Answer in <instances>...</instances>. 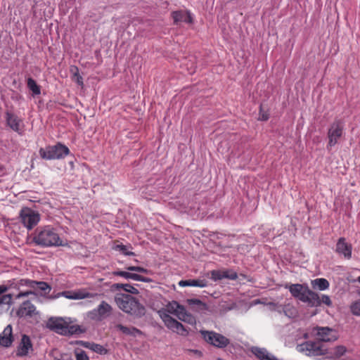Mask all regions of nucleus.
Masks as SVG:
<instances>
[{
  "label": "nucleus",
  "mask_w": 360,
  "mask_h": 360,
  "mask_svg": "<svg viewBox=\"0 0 360 360\" xmlns=\"http://www.w3.org/2000/svg\"><path fill=\"white\" fill-rule=\"evenodd\" d=\"M33 241L43 248L68 246V240L60 236L56 228L49 225L37 228L34 231Z\"/></svg>",
  "instance_id": "1"
},
{
  "label": "nucleus",
  "mask_w": 360,
  "mask_h": 360,
  "mask_svg": "<svg viewBox=\"0 0 360 360\" xmlns=\"http://www.w3.org/2000/svg\"><path fill=\"white\" fill-rule=\"evenodd\" d=\"M11 286L19 292L15 295V300L35 295L37 292L49 293L51 291L50 285L44 281H35L27 278L13 279L11 281Z\"/></svg>",
  "instance_id": "2"
},
{
  "label": "nucleus",
  "mask_w": 360,
  "mask_h": 360,
  "mask_svg": "<svg viewBox=\"0 0 360 360\" xmlns=\"http://www.w3.org/2000/svg\"><path fill=\"white\" fill-rule=\"evenodd\" d=\"M115 302L121 310L134 316L141 317L145 314V307L130 295L117 293Z\"/></svg>",
  "instance_id": "3"
},
{
  "label": "nucleus",
  "mask_w": 360,
  "mask_h": 360,
  "mask_svg": "<svg viewBox=\"0 0 360 360\" xmlns=\"http://www.w3.org/2000/svg\"><path fill=\"white\" fill-rule=\"evenodd\" d=\"M177 308H179V303L176 301L170 302L166 305L164 311H159V314L168 329L180 335L186 336L188 334V330L169 315V314L174 315Z\"/></svg>",
  "instance_id": "4"
},
{
  "label": "nucleus",
  "mask_w": 360,
  "mask_h": 360,
  "mask_svg": "<svg viewBox=\"0 0 360 360\" xmlns=\"http://www.w3.org/2000/svg\"><path fill=\"white\" fill-rule=\"evenodd\" d=\"M126 271H115L112 272L115 276H118L124 278L127 280H134L137 281H142L145 283H150L152 279L148 277H144L136 273L130 271H136L139 273L149 274L150 270L139 266H128L125 267Z\"/></svg>",
  "instance_id": "5"
},
{
  "label": "nucleus",
  "mask_w": 360,
  "mask_h": 360,
  "mask_svg": "<svg viewBox=\"0 0 360 360\" xmlns=\"http://www.w3.org/2000/svg\"><path fill=\"white\" fill-rule=\"evenodd\" d=\"M40 156L45 160L62 159L67 156L69 153V148L61 144L57 143L55 146H49L44 148H40Z\"/></svg>",
  "instance_id": "6"
},
{
  "label": "nucleus",
  "mask_w": 360,
  "mask_h": 360,
  "mask_svg": "<svg viewBox=\"0 0 360 360\" xmlns=\"http://www.w3.org/2000/svg\"><path fill=\"white\" fill-rule=\"evenodd\" d=\"M297 350L307 356H320L325 354L327 349L319 340L307 341L297 346Z\"/></svg>",
  "instance_id": "7"
},
{
  "label": "nucleus",
  "mask_w": 360,
  "mask_h": 360,
  "mask_svg": "<svg viewBox=\"0 0 360 360\" xmlns=\"http://www.w3.org/2000/svg\"><path fill=\"white\" fill-rule=\"evenodd\" d=\"M345 124L340 120H335L330 125L328 131V143L327 149H330L338 143L343 134Z\"/></svg>",
  "instance_id": "8"
},
{
  "label": "nucleus",
  "mask_w": 360,
  "mask_h": 360,
  "mask_svg": "<svg viewBox=\"0 0 360 360\" xmlns=\"http://www.w3.org/2000/svg\"><path fill=\"white\" fill-rule=\"evenodd\" d=\"M20 221L28 230H31L40 221V214L29 207H23L20 212Z\"/></svg>",
  "instance_id": "9"
},
{
  "label": "nucleus",
  "mask_w": 360,
  "mask_h": 360,
  "mask_svg": "<svg viewBox=\"0 0 360 360\" xmlns=\"http://www.w3.org/2000/svg\"><path fill=\"white\" fill-rule=\"evenodd\" d=\"M200 333L207 343L216 347L224 348L230 343L229 339L220 333L207 330H200Z\"/></svg>",
  "instance_id": "10"
},
{
  "label": "nucleus",
  "mask_w": 360,
  "mask_h": 360,
  "mask_svg": "<svg viewBox=\"0 0 360 360\" xmlns=\"http://www.w3.org/2000/svg\"><path fill=\"white\" fill-rule=\"evenodd\" d=\"M64 297L69 300H82L85 298H91L94 300H98L100 296L99 294L96 292H90L86 289H79L77 290H68L59 292L56 297Z\"/></svg>",
  "instance_id": "11"
},
{
  "label": "nucleus",
  "mask_w": 360,
  "mask_h": 360,
  "mask_svg": "<svg viewBox=\"0 0 360 360\" xmlns=\"http://www.w3.org/2000/svg\"><path fill=\"white\" fill-rule=\"evenodd\" d=\"M111 306L105 301H102L99 305L87 313V317L94 321H101L109 316L112 312Z\"/></svg>",
  "instance_id": "12"
},
{
  "label": "nucleus",
  "mask_w": 360,
  "mask_h": 360,
  "mask_svg": "<svg viewBox=\"0 0 360 360\" xmlns=\"http://www.w3.org/2000/svg\"><path fill=\"white\" fill-rule=\"evenodd\" d=\"M11 281H8L9 285H0V314L8 309L9 306L12 304L13 300L15 299V295L11 294L4 295L8 289L13 288L11 286Z\"/></svg>",
  "instance_id": "13"
},
{
  "label": "nucleus",
  "mask_w": 360,
  "mask_h": 360,
  "mask_svg": "<svg viewBox=\"0 0 360 360\" xmlns=\"http://www.w3.org/2000/svg\"><path fill=\"white\" fill-rule=\"evenodd\" d=\"M37 314V311L35 306L30 301L23 302L16 312L17 316L20 318L32 317Z\"/></svg>",
  "instance_id": "14"
},
{
  "label": "nucleus",
  "mask_w": 360,
  "mask_h": 360,
  "mask_svg": "<svg viewBox=\"0 0 360 360\" xmlns=\"http://www.w3.org/2000/svg\"><path fill=\"white\" fill-rule=\"evenodd\" d=\"M352 247L350 244L346 242L345 238H340L336 244L335 251L340 255L344 256L346 259L352 257Z\"/></svg>",
  "instance_id": "15"
},
{
  "label": "nucleus",
  "mask_w": 360,
  "mask_h": 360,
  "mask_svg": "<svg viewBox=\"0 0 360 360\" xmlns=\"http://www.w3.org/2000/svg\"><path fill=\"white\" fill-rule=\"evenodd\" d=\"M32 349L31 340L27 335L22 336L21 341L18 347L17 356H25L27 355L29 351Z\"/></svg>",
  "instance_id": "16"
},
{
  "label": "nucleus",
  "mask_w": 360,
  "mask_h": 360,
  "mask_svg": "<svg viewBox=\"0 0 360 360\" xmlns=\"http://www.w3.org/2000/svg\"><path fill=\"white\" fill-rule=\"evenodd\" d=\"M174 316H176L179 320L189 324L193 325L195 323V317L190 313L187 312L186 308L180 304H179V308L176 309Z\"/></svg>",
  "instance_id": "17"
},
{
  "label": "nucleus",
  "mask_w": 360,
  "mask_h": 360,
  "mask_svg": "<svg viewBox=\"0 0 360 360\" xmlns=\"http://www.w3.org/2000/svg\"><path fill=\"white\" fill-rule=\"evenodd\" d=\"M302 302L307 303L310 307H318L321 305L320 296L319 294L309 288L305 291V295L302 297Z\"/></svg>",
  "instance_id": "18"
},
{
  "label": "nucleus",
  "mask_w": 360,
  "mask_h": 360,
  "mask_svg": "<svg viewBox=\"0 0 360 360\" xmlns=\"http://www.w3.org/2000/svg\"><path fill=\"white\" fill-rule=\"evenodd\" d=\"M6 120L7 124L15 131L21 133V120L13 113L7 112L6 113Z\"/></svg>",
  "instance_id": "19"
},
{
  "label": "nucleus",
  "mask_w": 360,
  "mask_h": 360,
  "mask_svg": "<svg viewBox=\"0 0 360 360\" xmlns=\"http://www.w3.org/2000/svg\"><path fill=\"white\" fill-rule=\"evenodd\" d=\"M13 341V329L11 325H8L0 334V345L5 347L11 345Z\"/></svg>",
  "instance_id": "20"
},
{
  "label": "nucleus",
  "mask_w": 360,
  "mask_h": 360,
  "mask_svg": "<svg viewBox=\"0 0 360 360\" xmlns=\"http://www.w3.org/2000/svg\"><path fill=\"white\" fill-rule=\"evenodd\" d=\"M290 292L291 295L302 301V297L305 295V291L309 288L307 286L304 287L301 284H291L289 286H286Z\"/></svg>",
  "instance_id": "21"
},
{
  "label": "nucleus",
  "mask_w": 360,
  "mask_h": 360,
  "mask_svg": "<svg viewBox=\"0 0 360 360\" xmlns=\"http://www.w3.org/2000/svg\"><path fill=\"white\" fill-rule=\"evenodd\" d=\"M172 18L174 20V23H178L180 22H185L187 23H191L193 22V18L191 14L189 11H174L172 13Z\"/></svg>",
  "instance_id": "22"
},
{
  "label": "nucleus",
  "mask_w": 360,
  "mask_h": 360,
  "mask_svg": "<svg viewBox=\"0 0 360 360\" xmlns=\"http://www.w3.org/2000/svg\"><path fill=\"white\" fill-rule=\"evenodd\" d=\"M252 352L260 360H278L264 348L254 347L252 348Z\"/></svg>",
  "instance_id": "23"
},
{
  "label": "nucleus",
  "mask_w": 360,
  "mask_h": 360,
  "mask_svg": "<svg viewBox=\"0 0 360 360\" xmlns=\"http://www.w3.org/2000/svg\"><path fill=\"white\" fill-rule=\"evenodd\" d=\"M179 285L181 287L191 286L205 288L207 285V281L205 279L182 280L179 282Z\"/></svg>",
  "instance_id": "24"
},
{
  "label": "nucleus",
  "mask_w": 360,
  "mask_h": 360,
  "mask_svg": "<svg viewBox=\"0 0 360 360\" xmlns=\"http://www.w3.org/2000/svg\"><path fill=\"white\" fill-rule=\"evenodd\" d=\"M283 313L287 317L294 319L298 316L297 308L290 303L282 305L281 313Z\"/></svg>",
  "instance_id": "25"
},
{
  "label": "nucleus",
  "mask_w": 360,
  "mask_h": 360,
  "mask_svg": "<svg viewBox=\"0 0 360 360\" xmlns=\"http://www.w3.org/2000/svg\"><path fill=\"white\" fill-rule=\"evenodd\" d=\"M332 330L328 328H317L318 340L321 342H329L332 340L330 333Z\"/></svg>",
  "instance_id": "26"
},
{
  "label": "nucleus",
  "mask_w": 360,
  "mask_h": 360,
  "mask_svg": "<svg viewBox=\"0 0 360 360\" xmlns=\"http://www.w3.org/2000/svg\"><path fill=\"white\" fill-rule=\"evenodd\" d=\"M116 328L126 335L136 337L137 335L141 334V331L135 327H127L122 324H118L116 326Z\"/></svg>",
  "instance_id": "27"
},
{
  "label": "nucleus",
  "mask_w": 360,
  "mask_h": 360,
  "mask_svg": "<svg viewBox=\"0 0 360 360\" xmlns=\"http://www.w3.org/2000/svg\"><path fill=\"white\" fill-rule=\"evenodd\" d=\"M311 283L313 288L319 290H325L329 287V282L326 278H323L312 280Z\"/></svg>",
  "instance_id": "28"
},
{
  "label": "nucleus",
  "mask_w": 360,
  "mask_h": 360,
  "mask_svg": "<svg viewBox=\"0 0 360 360\" xmlns=\"http://www.w3.org/2000/svg\"><path fill=\"white\" fill-rule=\"evenodd\" d=\"M346 352V349L343 346H338L333 349H330L329 351L326 350L325 354H328L331 357L338 358L343 355Z\"/></svg>",
  "instance_id": "29"
},
{
  "label": "nucleus",
  "mask_w": 360,
  "mask_h": 360,
  "mask_svg": "<svg viewBox=\"0 0 360 360\" xmlns=\"http://www.w3.org/2000/svg\"><path fill=\"white\" fill-rule=\"evenodd\" d=\"M113 286L117 290L122 289L125 292H129L131 294L136 295L139 293V290L130 284L115 283L113 285Z\"/></svg>",
  "instance_id": "30"
},
{
  "label": "nucleus",
  "mask_w": 360,
  "mask_h": 360,
  "mask_svg": "<svg viewBox=\"0 0 360 360\" xmlns=\"http://www.w3.org/2000/svg\"><path fill=\"white\" fill-rule=\"evenodd\" d=\"M27 84L29 89L32 91L33 95H39L41 94L39 86L32 78L27 79Z\"/></svg>",
  "instance_id": "31"
},
{
  "label": "nucleus",
  "mask_w": 360,
  "mask_h": 360,
  "mask_svg": "<svg viewBox=\"0 0 360 360\" xmlns=\"http://www.w3.org/2000/svg\"><path fill=\"white\" fill-rule=\"evenodd\" d=\"M65 322L63 319H56L52 322V327L56 330L57 332L63 333L66 328Z\"/></svg>",
  "instance_id": "32"
},
{
  "label": "nucleus",
  "mask_w": 360,
  "mask_h": 360,
  "mask_svg": "<svg viewBox=\"0 0 360 360\" xmlns=\"http://www.w3.org/2000/svg\"><path fill=\"white\" fill-rule=\"evenodd\" d=\"M352 313L355 316H360V292L359 297L350 305Z\"/></svg>",
  "instance_id": "33"
},
{
  "label": "nucleus",
  "mask_w": 360,
  "mask_h": 360,
  "mask_svg": "<svg viewBox=\"0 0 360 360\" xmlns=\"http://www.w3.org/2000/svg\"><path fill=\"white\" fill-rule=\"evenodd\" d=\"M211 275L212 280L217 281L228 276V273L226 271L221 272L219 271H212Z\"/></svg>",
  "instance_id": "34"
},
{
  "label": "nucleus",
  "mask_w": 360,
  "mask_h": 360,
  "mask_svg": "<svg viewBox=\"0 0 360 360\" xmlns=\"http://www.w3.org/2000/svg\"><path fill=\"white\" fill-rule=\"evenodd\" d=\"M90 349L101 354L106 353V349L102 345L98 344L92 343L91 345Z\"/></svg>",
  "instance_id": "35"
},
{
  "label": "nucleus",
  "mask_w": 360,
  "mask_h": 360,
  "mask_svg": "<svg viewBox=\"0 0 360 360\" xmlns=\"http://www.w3.org/2000/svg\"><path fill=\"white\" fill-rule=\"evenodd\" d=\"M266 306L271 311H276L280 314L281 313L282 304L276 302H269L266 304Z\"/></svg>",
  "instance_id": "36"
},
{
  "label": "nucleus",
  "mask_w": 360,
  "mask_h": 360,
  "mask_svg": "<svg viewBox=\"0 0 360 360\" xmlns=\"http://www.w3.org/2000/svg\"><path fill=\"white\" fill-rule=\"evenodd\" d=\"M76 360H89L86 352L82 350L75 351Z\"/></svg>",
  "instance_id": "37"
},
{
  "label": "nucleus",
  "mask_w": 360,
  "mask_h": 360,
  "mask_svg": "<svg viewBox=\"0 0 360 360\" xmlns=\"http://www.w3.org/2000/svg\"><path fill=\"white\" fill-rule=\"evenodd\" d=\"M116 250H120L124 255H134V253L133 252L129 251L127 248L124 245H117L116 246Z\"/></svg>",
  "instance_id": "38"
},
{
  "label": "nucleus",
  "mask_w": 360,
  "mask_h": 360,
  "mask_svg": "<svg viewBox=\"0 0 360 360\" xmlns=\"http://www.w3.org/2000/svg\"><path fill=\"white\" fill-rule=\"evenodd\" d=\"M75 72H74V78L76 81V82L80 85V86H82L83 85V78L82 77L79 75V70H78V68L75 67Z\"/></svg>",
  "instance_id": "39"
},
{
  "label": "nucleus",
  "mask_w": 360,
  "mask_h": 360,
  "mask_svg": "<svg viewBox=\"0 0 360 360\" xmlns=\"http://www.w3.org/2000/svg\"><path fill=\"white\" fill-rule=\"evenodd\" d=\"M320 302H321V304H325L326 305H327L328 307L332 305V302H331L330 297L326 295H322L321 297H320Z\"/></svg>",
  "instance_id": "40"
},
{
  "label": "nucleus",
  "mask_w": 360,
  "mask_h": 360,
  "mask_svg": "<svg viewBox=\"0 0 360 360\" xmlns=\"http://www.w3.org/2000/svg\"><path fill=\"white\" fill-rule=\"evenodd\" d=\"M188 302L190 304H195L197 305H204V304L200 300L198 299L188 300Z\"/></svg>",
  "instance_id": "41"
},
{
  "label": "nucleus",
  "mask_w": 360,
  "mask_h": 360,
  "mask_svg": "<svg viewBox=\"0 0 360 360\" xmlns=\"http://www.w3.org/2000/svg\"><path fill=\"white\" fill-rule=\"evenodd\" d=\"M225 278H230L231 280H236L238 278L237 274L236 272H233L231 274H228V276H226Z\"/></svg>",
  "instance_id": "42"
},
{
  "label": "nucleus",
  "mask_w": 360,
  "mask_h": 360,
  "mask_svg": "<svg viewBox=\"0 0 360 360\" xmlns=\"http://www.w3.org/2000/svg\"><path fill=\"white\" fill-rule=\"evenodd\" d=\"M268 118H269V117L267 115L264 114V113L263 114L260 113V115H259L260 120L265 121V120H267Z\"/></svg>",
  "instance_id": "43"
},
{
  "label": "nucleus",
  "mask_w": 360,
  "mask_h": 360,
  "mask_svg": "<svg viewBox=\"0 0 360 360\" xmlns=\"http://www.w3.org/2000/svg\"><path fill=\"white\" fill-rule=\"evenodd\" d=\"M91 344H92V343H89V342H84V343L83 344V345H84L85 347H87V348H89V349H90V347H91Z\"/></svg>",
  "instance_id": "44"
},
{
  "label": "nucleus",
  "mask_w": 360,
  "mask_h": 360,
  "mask_svg": "<svg viewBox=\"0 0 360 360\" xmlns=\"http://www.w3.org/2000/svg\"><path fill=\"white\" fill-rule=\"evenodd\" d=\"M195 72V68H191V70H190V73H193Z\"/></svg>",
  "instance_id": "45"
},
{
  "label": "nucleus",
  "mask_w": 360,
  "mask_h": 360,
  "mask_svg": "<svg viewBox=\"0 0 360 360\" xmlns=\"http://www.w3.org/2000/svg\"><path fill=\"white\" fill-rule=\"evenodd\" d=\"M304 338H308V334L307 333H304Z\"/></svg>",
  "instance_id": "46"
},
{
  "label": "nucleus",
  "mask_w": 360,
  "mask_h": 360,
  "mask_svg": "<svg viewBox=\"0 0 360 360\" xmlns=\"http://www.w3.org/2000/svg\"><path fill=\"white\" fill-rule=\"evenodd\" d=\"M194 352H195V353H196V354H200V352L199 351H198V350H195V351H194Z\"/></svg>",
  "instance_id": "47"
},
{
  "label": "nucleus",
  "mask_w": 360,
  "mask_h": 360,
  "mask_svg": "<svg viewBox=\"0 0 360 360\" xmlns=\"http://www.w3.org/2000/svg\"><path fill=\"white\" fill-rule=\"evenodd\" d=\"M358 281L360 283V276L358 277Z\"/></svg>",
  "instance_id": "48"
}]
</instances>
